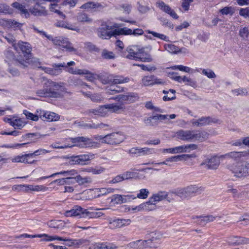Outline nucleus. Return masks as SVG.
Returning <instances> with one entry per match:
<instances>
[{"instance_id":"f257e3e1","label":"nucleus","mask_w":249,"mask_h":249,"mask_svg":"<svg viewBox=\"0 0 249 249\" xmlns=\"http://www.w3.org/2000/svg\"><path fill=\"white\" fill-rule=\"evenodd\" d=\"M137 98L136 94L133 93H128L125 95H120L116 99L119 103L107 105L109 112H118L124 111V103H130L135 101Z\"/></svg>"},{"instance_id":"f03ea898","label":"nucleus","mask_w":249,"mask_h":249,"mask_svg":"<svg viewBox=\"0 0 249 249\" xmlns=\"http://www.w3.org/2000/svg\"><path fill=\"white\" fill-rule=\"evenodd\" d=\"M230 171L234 176L239 178H245L249 176V162H238L231 166Z\"/></svg>"},{"instance_id":"7ed1b4c3","label":"nucleus","mask_w":249,"mask_h":249,"mask_svg":"<svg viewBox=\"0 0 249 249\" xmlns=\"http://www.w3.org/2000/svg\"><path fill=\"white\" fill-rule=\"evenodd\" d=\"M66 141L69 142L70 148L73 146H77L80 148L93 147L96 143L89 138L78 137L74 138H69L66 139Z\"/></svg>"},{"instance_id":"20e7f679","label":"nucleus","mask_w":249,"mask_h":249,"mask_svg":"<svg viewBox=\"0 0 249 249\" xmlns=\"http://www.w3.org/2000/svg\"><path fill=\"white\" fill-rule=\"evenodd\" d=\"M197 148V145L195 144L179 145L173 148H164L161 150L163 154L169 153L176 154L182 153H189L191 150Z\"/></svg>"},{"instance_id":"39448f33","label":"nucleus","mask_w":249,"mask_h":249,"mask_svg":"<svg viewBox=\"0 0 249 249\" xmlns=\"http://www.w3.org/2000/svg\"><path fill=\"white\" fill-rule=\"evenodd\" d=\"M125 137L121 132H114L106 135V144L117 145L124 141Z\"/></svg>"},{"instance_id":"423d86ee","label":"nucleus","mask_w":249,"mask_h":249,"mask_svg":"<svg viewBox=\"0 0 249 249\" xmlns=\"http://www.w3.org/2000/svg\"><path fill=\"white\" fill-rule=\"evenodd\" d=\"M120 26V24L115 23L112 26L108 25H103L98 30V36L103 39H108L112 36H114V30L110 31L113 28H117Z\"/></svg>"},{"instance_id":"0eeeda50","label":"nucleus","mask_w":249,"mask_h":249,"mask_svg":"<svg viewBox=\"0 0 249 249\" xmlns=\"http://www.w3.org/2000/svg\"><path fill=\"white\" fill-rule=\"evenodd\" d=\"M45 84L47 87H49L52 90V97H56L61 95L65 91V88L63 83H57L50 80H44Z\"/></svg>"},{"instance_id":"6e6552de","label":"nucleus","mask_w":249,"mask_h":249,"mask_svg":"<svg viewBox=\"0 0 249 249\" xmlns=\"http://www.w3.org/2000/svg\"><path fill=\"white\" fill-rule=\"evenodd\" d=\"M101 80L102 82L104 84H119L127 83L129 81L130 79L129 78L127 77H124L122 76L109 75L107 77L102 78Z\"/></svg>"},{"instance_id":"1a4fd4ad","label":"nucleus","mask_w":249,"mask_h":249,"mask_svg":"<svg viewBox=\"0 0 249 249\" xmlns=\"http://www.w3.org/2000/svg\"><path fill=\"white\" fill-rule=\"evenodd\" d=\"M14 49L17 51L20 50L23 53L24 60H29L30 57L31 56V47L27 42L22 41L19 42L17 44H13Z\"/></svg>"},{"instance_id":"9d476101","label":"nucleus","mask_w":249,"mask_h":249,"mask_svg":"<svg viewBox=\"0 0 249 249\" xmlns=\"http://www.w3.org/2000/svg\"><path fill=\"white\" fill-rule=\"evenodd\" d=\"M30 154H20L14 156L9 158L13 163H22L24 164H32L36 163L37 160L31 159Z\"/></svg>"},{"instance_id":"9b49d317","label":"nucleus","mask_w":249,"mask_h":249,"mask_svg":"<svg viewBox=\"0 0 249 249\" xmlns=\"http://www.w3.org/2000/svg\"><path fill=\"white\" fill-rule=\"evenodd\" d=\"M108 223L110 229H115L130 225L131 220L130 219L110 218L108 219Z\"/></svg>"},{"instance_id":"f8f14e48","label":"nucleus","mask_w":249,"mask_h":249,"mask_svg":"<svg viewBox=\"0 0 249 249\" xmlns=\"http://www.w3.org/2000/svg\"><path fill=\"white\" fill-rule=\"evenodd\" d=\"M44 1H39L38 2H36V4L31 7L29 9V13L35 16H45L48 15V11L46 8L41 6V4H43Z\"/></svg>"},{"instance_id":"ddd939ff","label":"nucleus","mask_w":249,"mask_h":249,"mask_svg":"<svg viewBox=\"0 0 249 249\" xmlns=\"http://www.w3.org/2000/svg\"><path fill=\"white\" fill-rule=\"evenodd\" d=\"M168 196V194L165 191L158 192L153 194L147 203H148L149 207L152 208V206L155 205L157 202L167 198Z\"/></svg>"},{"instance_id":"4468645a","label":"nucleus","mask_w":249,"mask_h":249,"mask_svg":"<svg viewBox=\"0 0 249 249\" xmlns=\"http://www.w3.org/2000/svg\"><path fill=\"white\" fill-rule=\"evenodd\" d=\"M86 209L80 206L75 205L71 210L66 211L64 214L67 217H79L85 218Z\"/></svg>"},{"instance_id":"2eb2a0df","label":"nucleus","mask_w":249,"mask_h":249,"mask_svg":"<svg viewBox=\"0 0 249 249\" xmlns=\"http://www.w3.org/2000/svg\"><path fill=\"white\" fill-rule=\"evenodd\" d=\"M136 198V196L133 195H121L115 194L112 196L111 202L116 204H121L130 202L132 200Z\"/></svg>"},{"instance_id":"dca6fc26","label":"nucleus","mask_w":249,"mask_h":249,"mask_svg":"<svg viewBox=\"0 0 249 249\" xmlns=\"http://www.w3.org/2000/svg\"><path fill=\"white\" fill-rule=\"evenodd\" d=\"M152 50V47L149 46L144 48H141L138 50L139 51V58L142 62H150L153 60L152 57L150 53V52Z\"/></svg>"},{"instance_id":"f3484780","label":"nucleus","mask_w":249,"mask_h":249,"mask_svg":"<svg viewBox=\"0 0 249 249\" xmlns=\"http://www.w3.org/2000/svg\"><path fill=\"white\" fill-rule=\"evenodd\" d=\"M129 153L138 156H142L154 154L155 150L153 148L148 147L140 148L137 147L131 148L129 150Z\"/></svg>"},{"instance_id":"a211bd4d","label":"nucleus","mask_w":249,"mask_h":249,"mask_svg":"<svg viewBox=\"0 0 249 249\" xmlns=\"http://www.w3.org/2000/svg\"><path fill=\"white\" fill-rule=\"evenodd\" d=\"M226 242L229 245L239 246L249 244V239L243 237L230 236L227 238Z\"/></svg>"},{"instance_id":"6ab92c4d","label":"nucleus","mask_w":249,"mask_h":249,"mask_svg":"<svg viewBox=\"0 0 249 249\" xmlns=\"http://www.w3.org/2000/svg\"><path fill=\"white\" fill-rule=\"evenodd\" d=\"M156 5L161 11L169 15L173 18L178 19V16L174 10L164 2L161 1H158L156 3Z\"/></svg>"},{"instance_id":"aec40b11","label":"nucleus","mask_w":249,"mask_h":249,"mask_svg":"<svg viewBox=\"0 0 249 249\" xmlns=\"http://www.w3.org/2000/svg\"><path fill=\"white\" fill-rule=\"evenodd\" d=\"M39 118L45 121L52 122L59 120V116L56 113L52 112L40 110L39 113Z\"/></svg>"},{"instance_id":"412c9836","label":"nucleus","mask_w":249,"mask_h":249,"mask_svg":"<svg viewBox=\"0 0 249 249\" xmlns=\"http://www.w3.org/2000/svg\"><path fill=\"white\" fill-rule=\"evenodd\" d=\"M144 86H150L155 84H162L164 82L154 75L144 76L142 80Z\"/></svg>"},{"instance_id":"4be33fe9","label":"nucleus","mask_w":249,"mask_h":249,"mask_svg":"<svg viewBox=\"0 0 249 249\" xmlns=\"http://www.w3.org/2000/svg\"><path fill=\"white\" fill-rule=\"evenodd\" d=\"M139 49H140V48L137 45L128 46L126 49L127 54L125 55V57L129 59H138L139 55Z\"/></svg>"},{"instance_id":"5701e85b","label":"nucleus","mask_w":249,"mask_h":249,"mask_svg":"<svg viewBox=\"0 0 249 249\" xmlns=\"http://www.w3.org/2000/svg\"><path fill=\"white\" fill-rule=\"evenodd\" d=\"M249 157V150L242 152L233 151L224 155H221L222 158H231L235 160H238L243 158Z\"/></svg>"},{"instance_id":"b1692460","label":"nucleus","mask_w":249,"mask_h":249,"mask_svg":"<svg viewBox=\"0 0 249 249\" xmlns=\"http://www.w3.org/2000/svg\"><path fill=\"white\" fill-rule=\"evenodd\" d=\"M149 240H138L130 242L127 245V248L134 249H142L149 247Z\"/></svg>"},{"instance_id":"393cba45","label":"nucleus","mask_w":249,"mask_h":249,"mask_svg":"<svg viewBox=\"0 0 249 249\" xmlns=\"http://www.w3.org/2000/svg\"><path fill=\"white\" fill-rule=\"evenodd\" d=\"M19 62L24 66L27 67L28 65H31L34 68H37L41 69V64L38 59L35 57H30L29 60H24V59L18 58Z\"/></svg>"},{"instance_id":"a878e982","label":"nucleus","mask_w":249,"mask_h":249,"mask_svg":"<svg viewBox=\"0 0 249 249\" xmlns=\"http://www.w3.org/2000/svg\"><path fill=\"white\" fill-rule=\"evenodd\" d=\"M44 80H47V79L45 77L40 78V81L43 86V88L37 90L36 94L37 96L40 97L52 96L51 94L52 90L50 89H50L49 87H47L45 85Z\"/></svg>"},{"instance_id":"bb28decb","label":"nucleus","mask_w":249,"mask_h":249,"mask_svg":"<svg viewBox=\"0 0 249 249\" xmlns=\"http://www.w3.org/2000/svg\"><path fill=\"white\" fill-rule=\"evenodd\" d=\"M224 159L221 156H213L207 160L206 164L207 167L210 169H214L218 167L220 163V160Z\"/></svg>"},{"instance_id":"cd10ccee","label":"nucleus","mask_w":249,"mask_h":249,"mask_svg":"<svg viewBox=\"0 0 249 249\" xmlns=\"http://www.w3.org/2000/svg\"><path fill=\"white\" fill-rule=\"evenodd\" d=\"M103 7L104 6L99 3L90 1L81 5L80 8L86 11H96L101 10Z\"/></svg>"},{"instance_id":"c85d7f7f","label":"nucleus","mask_w":249,"mask_h":249,"mask_svg":"<svg viewBox=\"0 0 249 249\" xmlns=\"http://www.w3.org/2000/svg\"><path fill=\"white\" fill-rule=\"evenodd\" d=\"M176 136L183 141H193V131L180 130L176 133Z\"/></svg>"},{"instance_id":"c756f323","label":"nucleus","mask_w":249,"mask_h":249,"mask_svg":"<svg viewBox=\"0 0 249 249\" xmlns=\"http://www.w3.org/2000/svg\"><path fill=\"white\" fill-rule=\"evenodd\" d=\"M211 122L210 117H201L198 119H193L191 121L192 125L194 127H202L208 125Z\"/></svg>"},{"instance_id":"7c9ffc66","label":"nucleus","mask_w":249,"mask_h":249,"mask_svg":"<svg viewBox=\"0 0 249 249\" xmlns=\"http://www.w3.org/2000/svg\"><path fill=\"white\" fill-rule=\"evenodd\" d=\"M209 136V134L205 131H194L193 141H198L202 142L206 141Z\"/></svg>"},{"instance_id":"2f4dec72","label":"nucleus","mask_w":249,"mask_h":249,"mask_svg":"<svg viewBox=\"0 0 249 249\" xmlns=\"http://www.w3.org/2000/svg\"><path fill=\"white\" fill-rule=\"evenodd\" d=\"M0 25L6 28H19L21 24L14 20L0 19Z\"/></svg>"},{"instance_id":"473e14b6","label":"nucleus","mask_w":249,"mask_h":249,"mask_svg":"<svg viewBox=\"0 0 249 249\" xmlns=\"http://www.w3.org/2000/svg\"><path fill=\"white\" fill-rule=\"evenodd\" d=\"M38 238H41V241L50 242L57 240L59 241H70L71 243H73L71 242V240L63 239L56 235L50 236L45 233L39 234Z\"/></svg>"},{"instance_id":"72a5a7b5","label":"nucleus","mask_w":249,"mask_h":249,"mask_svg":"<svg viewBox=\"0 0 249 249\" xmlns=\"http://www.w3.org/2000/svg\"><path fill=\"white\" fill-rule=\"evenodd\" d=\"M153 208L149 207V204L147 203V202L142 203L140 205L134 207L130 208V207H128L126 208V210H127V211H133L135 213L143 211H150Z\"/></svg>"},{"instance_id":"f704fd0d","label":"nucleus","mask_w":249,"mask_h":249,"mask_svg":"<svg viewBox=\"0 0 249 249\" xmlns=\"http://www.w3.org/2000/svg\"><path fill=\"white\" fill-rule=\"evenodd\" d=\"M73 183V178L67 177L55 179L52 181L50 183V185H53L54 183H56L58 186H62L65 185H71Z\"/></svg>"},{"instance_id":"c9c22d12","label":"nucleus","mask_w":249,"mask_h":249,"mask_svg":"<svg viewBox=\"0 0 249 249\" xmlns=\"http://www.w3.org/2000/svg\"><path fill=\"white\" fill-rule=\"evenodd\" d=\"M196 155L195 154H182L169 157L167 161H178L181 160H187L190 158H195Z\"/></svg>"},{"instance_id":"e433bc0d","label":"nucleus","mask_w":249,"mask_h":249,"mask_svg":"<svg viewBox=\"0 0 249 249\" xmlns=\"http://www.w3.org/2000/svg\"><path fill=\"white\" fill-rule=\"evenodd\" d=\"M132 29L127 27L117 28L114 30V36H128L132 35Z\"/></svg>"},{"instance_id":"4c0bfd02","label":"nucleus","mask_w":249,"mask_h":249,"mask_svg":"<svg viewBox=\"0 0 249 249\" xmlns=\"http://www.w3.org/2000/svg\"><path fill=\"white\" fill-rule=\"evenodd\" d=\"M107 107V105L101 106L96 109H92L91 112L94 115L105 116L109 112L108 108Z\"/></svg>"},{"instance_id":"58836bf2","label":"nucleus","mask_w":249,"mask_h":249,"mask_svg":"<svg viewBox=\"0 0 249 249\" xmlns=\"http://www.w3.org/2000/svg\"><path fill=\"white\" fill-rule=\"evenodd\" d=\"M80 164L85 165L86 162L94 158V154L92 153H88L86 154H83L78 155Z\"/></svg>"},{"instance_id":"ea45409f","label":"nucleus","mask_w":249,"mask_h":249,"mask_svg":"<svg viewBox=\"0 0 249 249\" xmlns=\"http://www.w3.org/2000/svg\"><path fill=\"white\" fill-rule=\"evenodd\" d=\"M12 123V126L18 129H21L26 124V123L21 118L17 116H13V121Z\"/></svg>"},{"instance_id":"a19ab883","label":"nucleus","mask_w":249,"mask_h":249,"mask_svg":"<svg viewBox=\"0 0 249 249\" xmlns=\"http://www.w3.org/2000/svg\"><path fill=\"white\" fill-rule=\"evenodd\" d=\"M187 194L188 197L193 196L196 194L200 193L201 189L196 186H189L186 187Z\"/></svg>"},{"instance_id":"79ce46f5","label":"nucleus","mask_w":249,"mask_h":249,"mask_svg":"<svg viewBox=\"0 0 249 249\" xmlns=\"http://www.w3.org/2000/svg\"><path fill=\"white\" fill-rule=\"evenodd\" d=\"M62 48L66 49V51L69 52L76 53L77 52V49L73 47L71 42L69 41V39L67 38L65 41L64 42Z\"/></svg>"},{"instance_id":"37998d69","label":"nucleus","mask_w":249,"mask_h":249,"mask_svg":"<svg viewBox=\"0 0 249 249\" xmlns=\"http://www.w3.org/2000/svg\"><path fill=\"white\" fill-rule=\"evenodd\" d=\"M77 20L80 22H86L90 23L92 21V19L86 14L80 13L77 16Z\"/></svg>"},{"instance_id":"c03bdc74","label":"nucleus","mask_w":249,"mask_h":249,"mask_svg":"<svg viewBox=\"0 0 249 249\" xmlns=\"http://www.w3.org/2000/svg\"><path fill=\"white\" fill-rule=\"evenodd\" d=\"M12 6L18 10H19L21 14H24L25 17L28 18L29 16V13L28 10L25 9V6L18 2H14L12 4Z\"/></svg>"},{"instance_id":"a18cd8bd","label":"nucleus","mask_w":249,"mask_h":249,"mask_svg":"<svg viewBox=\"0 0 249 249\" xmlns=\"http://www.w3.org/2000/svg\"><path fill=\"white\" fill-rule=\"evenodd\" d=\"M104 213L101 212H89L86 209L85 218H96L103 215Z\"/></svg>"},{"instance_id":"49530a36","label":"nucleus","mask_w":249,"mask_h":249,"mask_svg":"<svg viewBox=\"0 0 249 249\" xmlns=\"http://www.w3.org/2000/svg\"><path fill=\"white\" fill-rule=\"evenodd\" d=\"M170 68L172 70H178L180 71L187 73H193L195 71L194 70L189 67L185 66L182 65L174 66L171 67Z\"/></svg>"},{"instance_id":"de8ad7c7","label":"nucleus","mask_w":249,"mask_h":249,"mask_svg":"<svg viewBox=\"0 0 249 249\" xmlns=\"http://www.w3.org/2000/svg\"><path fill=\"white\" fill-rule=\"evenodd\" d=\"M95 193L98 194V196L106 195L109 193L114 192V189L111 188H102L100 189H96L95 191Z\"/></svg>"},{"instance_id":"09e8293b","label":"nucleus","mask_w":249,"mask_h":249,"mask_svg":"<svg viewBox=\"0 0 249 249\" xmlns=\"http://www.w3.org/2000/svg\"><path fill=\"white\" fill-rule=\"evenodd\" d=\"M78 174V172L76 170L71 169L67 171H63L59 172H57V175H62L67 177H72L74 178L75 176Z\"/></svg>"},{"instance_id":"8fccbe9b","label":"nucleus","mask_w":249,"mask_h":249,"mask_svg":"<svg viewBox=\"0 0 249 249\" xmlns=\"http://www.w3.org/2000/svg\"><path fill=\"white\" fill-rule=\"evenodd\" d=\"M51 146L53 148H57V149H65L67 148H70L69 142L66 141V140L62 142H56L52 143L51 145Z\"/></svg>"},{"instance_id":"3c124183","label":"nucleus","mask_w":249,"mask_h":249,"mask_svg":"<svg viewBox=\"0 0 249 249\" xmlns=\"http://www.w3.org/2000/svg\"><path fill=\"white\" fill-rule=\"evenodd\" d=\"M90 181V178L89 177L82 178L80 175H76L73 178V183L75 182L79 183V184H83L86 183H88Z\"/></svg>"},{"instance_id":"603ef678","label":"nucleus","mask_w":249,"mask_h":249,"mask_svg":"<svg viewBox=\"0 0 249 249\" xmlns=\"http://www.w3.org/2000/svg\"><path fill=\"white\" fill-rule=\"evenodd\" d=\"M40 113L39 111H37L36 114H34L27 110H24L23 114L25 115L26 117L28 119L34 121H37L38 120L39 116V113Z\"/></svg>"},{"instance_id":"864d4df0","label":"nucleus","mask_w":249,"mask_h":249,"mask_svg":"<svg viewBox=\"0 0 249 249\" xmlns=\"http://www.w3.org/2000/svg\"><path fill=\"white\" fill-rule=\"evenodd\" d=\"M83 171L96 175L104 172L105 169L101 167H89L85 169Z\"/></svg>"},{"instance_id":"5fc2aeb1","label":"nucleus","mask_w":249,"mask_h":249,"mask_svg":"<svg viewBox=\"0 0 249 249\" xmlns=\"http://www.w3.org/2000/svg\"><path fill=\"white\" fill-rule=\"evenodd\" d=\"M150 194L148 189L142 188L139 190V193L137 194V197L140 199H146L148 197Z\"/></svg>"},{"instance_id":"6e6d98bb","label":"nucleus","mask_w":249,"mask_h":249,"mask_svg":"<svg viewBox=\"0 0 249 249\" xmlns=\"http://www.w3.org/2000/svg\"><path fill=\"white\" fill-rule=\"evenodd\" d=\"M173 193L179 196L181 198H185L188 197L186 188L178 189L173 192Z\"/></svg>"},{"instance_id":"4d7b16f0","label":"nucleus","mask_w":249,"mask_h":249,"mask_svg":"<svg viewBox=\"0 0 249 249\" xmlns=\"http://www.w3.org/2000/svg\"><path fill=\"white\" fill-rule=\"evenodd\" d=\"M101 55L104 59H111L115 58V54L112 52L106 49L102 51Z\"/></svg>"},{"instance_id":"13d9d810","label":"nucleus","mask_w":249,"mask_h":249,"mask_svg":"<svg viewBox=\"0 0 249 249\" xmlns=\"http://www.w3.org/2000/svg\"><path fill=\"white\" fill-rule=\"evenodd\" d=\"M202 74L206 76L208 78L212 79L216 77L214 71L210 69H203L202 70Z\"/></svg>"},{"instance_id":"bf43d9fd","label":"nucleus","mask_w":249,"mask_h":249,"mask_svg":"<svg viewBox=\"0 0 249 249\" xmlns=\"http://www.w3.org/2000/svg\"><path fill=\"white\" fill-rule=\"evenodd\" d=\"M41 69L44 71L46 73L51 75H56L61 72V70H56L46 67H42Z\"/></svg>"},{"instance_id":"052dcab7","label":"nucleus","mask_w":249,"mask_h":249,"mask_svg":"<svg viewBox=\"0 0 249 249\" xmlns=\"http://www.w3.org/2000/svg\"><path fill=\"white\" fill-rule=\"evenodd\" d=\"M49 190V188L42 185H32L31 191L34 192H46Z\"/></svg>"},{"instance_id":"680f3d73","label":"nucleus","mask_w":249,"mask_h":249,"mask_svg":"<svg viewBox=\"0 0 249 249\" xmlns=\"http://www.w3.org/2000/svg\"><path fill=\"white\" fill-rule=\"evenodd\" d=\"M67 38L63 36H58L52 38V41L54 44L62 47L64 42L65 41Z\"/></svg>"},{"instance_id":"e2e57ef3","label":"nucleus","mask_w":249,"mask_h":249,"mask_svg":"<svg viewBox=\"0 0 249 249\" xmlns=\"http://www.w3.org/2000/svg\"><path fill=\"white\" fill-rule=\"evenodd\" d=\"M183 83L185 85L190 86L192 87H196V83L192 78L186 76H183Z\"/></svg>"},{"instance_id":"0e129e2a","label":"nucleus","mask_w":249,"mask_h":249,"mask_svg":"<svg viewBox=\"0 0 249 249\" xmlns=\"http://www.w3.org/2000/svg\"><path fill=\"white\" fill-rule=\"evenodd\" d=\"M0 13L11 14L12 13V10L7 4L0 3Z\"/></svg>"},{"instance_id":"69168bd1","label":"nucleus","mask_w":249,"mask_h":249,"mask_svg":"<svg viewBox=\"0 0 249 249\" xmlns=\"http://www.w3.org/2000/svg\"><path fill=\"white\" fill-rule=\"evenodd\" d=\"M65 28L76 31L78 33L80 31L79 28L76 25V23H71L68 22H65Z\"/></svg>"},{"instance_id":"338daca9","label":"nucleus","mask_w":249,"mask_h":249,"mask_svg":"<svg viewBox=\"0 0 249 249\" xmlns=\"http://www.w3.org/2000/svg\"><path fill=\"white\" fill-rule=\"evenodd\" d=\"M239 15L245 19H249V7L240 8L239 9Z\"/></svg>"},{"instance_id":"774afa93","label":"nucleus","mask_w":249,"mask_h":249,"mask_svg":"<svg viewBox=\"0 0 249 249\" xmlns=\"http://www.w3.org/2000/svg\"><path fill=\"white\" fill-rule=\"evenodd\" d=\"M239 36L243 39H246L249 36V29L247 27H244L240 28L239 30Z\"/></svg>"}]
</instances>
